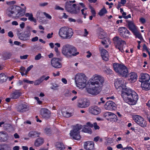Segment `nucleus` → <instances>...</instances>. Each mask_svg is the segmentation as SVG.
Returning <instances> with one entry per match:
<instances>
[{
  "instance_id": "obj_1",
  "label": "nucleus",
  "mask_w": 150,
  "mask_h": 150,
  "mask_svg": "<svg viewBox=\"0 0 150 150\" xmlns=\"http://www.w3.org/2000/svg\"><path fill=\"white\" fill-rule=\"evenodd\" d=\"M75 80L78 87L83 88L87 85L89 87L87 89V92L93 95H96L99 93L105 81L103 76L96 74L89 80L86 84V77L84 74L80 73L76 75Z\"/></svg>"
},
{
  "instance_id": "obj_2",
  "label": "nucleus",
  "mask_w": 150,
  "mask_h": 150,
  "mask_svg": "<svg viewBox=\"0 0 150 150\" xmlns=\"http://www.w3.org/2000/svg\"><path fill=\"white\" fill-rule=\"evenodd\" d=\"M115 88L121 91V95L125 102L131 105V90L128 89L124 84V80L121 79L115 80Z\"/></svg>"
},
{
  "instance_id": "obj_3",
  "label": "nucleus",
  "mask_w": 150,
  "mask_h": 150,
  "mask_svg": "<svg viewBox=\"0 0 150 150\" xmlns=\"http://www.w3.org/2000/svg\"><path fill=\"white\" fill-rule=\"evenodd\" d=\"M62 53L66 57L68 58L76 56L79 54L75 47L69 44H66L63 46Z\"/></svg>"
},
{
  "instance_id": "obj_4",
  "label": "nucleus",
  "mask_w": 150,
  "mask_h": 150,
  "mask_svg": "<svg viewBox=\"0 0 150 150\" xmlns=\"http://www.w3.org/2000/svg\"><path fill=\"white\" fill-rule=\"evenodd\" d=\"M25 9H22L20 6H13L8 8V15L9 16H11L13 15L15 17H21L25 15Z\"/></svg>"
},
{
  "instance_id": "obj_5",
  "label": "nucleus",
  "mask_w": 150,
  "mask_h": 150,
  "mask_svg": "<svg viewBox=\"0 0 150 150\" xmlns=\"http://www.w3.org/2000/svg\"><path fill=\"white\" fill-rule=\"evenodd\" d=\"M58 34L62 39H70L73 35L74 32L72 28L64 26L59 29Z\"/></svg>"
},
{
  "instance_id": "obj_6",
  "label": "nucleus",
  "mask_w": 150,
  "mask_h": 150,
  "mask_svg": "<svg viewBox=\"0 0 150 150\" xmlns=\"http://www.w3.org/2000/svg\"><path fill=\"white\" fill-rule=\"evenodd\" d=\"M82 128V126L81 125L77 124L73 127V129L71 130L70 133V135L72 138L76 140H79L81 138L80 135V130Z\"/></svg>"
},
{
  "instance_id": "obj_7",
  "label": "nucleus",
  "mask_w": 150,
  "mask_h": 150,
  "mask_svg": "<svg viewBox=\"0 0 150 150\" xmlns=\"http://www.w3.org/2000/svg\"><path fill=\"white\" fill-rule=\"evenodd\" d=\"M132 118L138 125L143 128L147 127V122L142 117L137 115H132Z\"/></svg>"
},
{
  "instance_id": "obj_8",
  "label": "nucleus",
  "mask_w": 150,
  "mask_h": 150,
  "mask_svg": "<svg viewBox=\"0 0 150 150\" xmlns=\"http://www.w3.org/2000/svg\"><path fill=\"white\" fill-rule=\"evenodd\" d=\"M113 40L116 48L122 51L123 50L124 46L126 44V42L118 36L114 37Z\"/></svg>"
},
{
  "instance_id": "obj_9",
  "label": "nucleus",
  "mask_w": 150,
  "mask_h": 150,
  "mask_svg": "<svg viewBox=\"0 0 150 150\" xmlns=\"http://www.w3.org/2000/svg\"><path fill=\"white\" fill-rule=\"evenodd\" d=\"M32 28L30 26H27L25 31L23 33H20L18 35L19 39L22 40L26 41L29 40L31 35L30 32Z\"/></svg>"
},
{
  "instance_id": "obj_10",
  "label": "nucleus",
  "mask_w": 150,
  "mask_h": 150,
  "mask_svg": "<svg viewBox=\"0 0 150 150\" xmlns=\"http://www.w3.org/2000/svg\"><path fill=\"white\" fill-rule=\"evenodd\" d=\"M115 71L122 76L126 77L128 70L126 66H113Z\"/></svg>"
},
{
  "instance_id": "obj_11",
  "label": "nucleus",
  "mask_w": 150,
  "mask_h": 150,
  "mask_svg": "<svg viewBox=\"0 0 150 150\" xmlns=\"http://www.w3.org/2000/svg\"><path fill=\"white\" fill-rule=\"evenodd\" d=\"M118 31L120 33V36L126 39L128 38L130 35V32L125 27L120 28L118 29Z\"/></svg>"
},
{
  "instance_id": "obj_12",
  "label": "nucleus",
  "mask_w": 150,
  "mask_h": 150,
  "mask_svg": "<svg viewBox=\"0 0 150 150\" xmlns=\"http://www.w3.org/2000/svg\"><path fill=\"white\" fill-rule=\"evenodd\" d=\"M76 4H72V1H67L65 4V8L67 11L71 13H75V11H74L73 9L75 7H76Z\"/></svg>"
},
{
  "instance_id": "obj_13",
  "label": "nucleus",
  "mask_w": 150,
  "mask_h": 150,
  "mask_svg": "<svg viewBox=\"0 0 150 150\" xmlns=\"http://www.w3.org/2000/svg\"><path fill=\"white\" fill-rule=\"evenodd\" d=\"M104 116L108 121L116 122L118 120L117 116L112 112H106L104 114Z\"/></svg>"
},
{
  "instance_id": "obj_14",
  "label": "nucleus",
  "mask_w": 150,
  "mask_h": 150,
  "mask_svg": "<svg viewBox=\"0 0 150 150\" xmlns=\"http://www.w3.org/2000/svg\"><path fill=\"white\" fill-rule=\"evenodd\" d=\"M88 111L89 113L94 115H97L101 112L100 108L96 106H92L89 108Z\"/></svg>"
},
{
  "instance_id": "obj_15",
  "label": "nucleus",
  "mask_w": 150,
  "mask_h": 150,
  "mask_svg": "<svg viewBox=\"0 0 150 150\" xmlns=\"http://www.w3.org/2000/svg\"><path fill=\"white\" fill-rule=\"evenodd\" d=\"M104 107L106 110H113L116 109V104L110 101H109L106 103Z\"/></svg>"
},
{
  "instance_id": "obj_16",
  "label": "nucleus",
  "mask_w": 150,
  "mask_h": 150,
  "mask_svg": "<svg viewBox=\"0 0 150 150\" xmlns=\"http://www.w3.org/2000/svg\"><path fill=\"white\" fill-rule=\"evenodd\" d=\"M132 33L135 36L136 38L142 39V36L141 34L139 31L134 26V23L132 22Z\"/></svg>"
},
{
  "instance_id": "obj_17",
  "label": "nucleus",
  "mask_w": 150,
  "mask_h": 150,
  "mask_svg": "<svg viewBox=\"0 0 150 150\" xmlns=\"http://www.w3.org/2000/svg\"><path fill=\"white\" fill-rule=\"evenodd\" d=\"M40 115L42 117L45 119H48L50 117V113L48 109L42 108L40 110Z\"/></svg>"
},
{
  "instance_id": "obj_18",
  "label": "nucleus",
  "mask_w": 150,
  "mask_h": 150,
  "mask_svg": "<svg viewBox=\"0 0 150 150\" xmlns=\"http://www.w3.org/2000/svg\"><path fill=\"white\" fill-rule=\"evenodd\" d=\"M84 148L86 150H94V144L92 141H87L84 144Z\"/></svg>"
},
{
  "instance_id": "obj_19",
  "label": "nucleus",
  "mask_w": 150,
  "mask_h": 150,
  "mask_svg": "<svg viewBox=\"0 0 150 150\" xmlns=\"http://www.w3.org/2000/svg\"><path fill=\"white\" fill-rule=\"evenodd\" d=\"M150 79V76L148 74L146 73L142 74L139 78V81L141 83H142L143 82L148 81Z\"/></svg>"
},
{
  "instance_id": "obj_20",
  "label": "nucleus",
  "mask_w": 150,
  "mask_h": 150,
  "mask_svg": "<svg viewBox=\"0 0 150 150\" xmlns=\"http://www.w3.org/2000/svg\"><path fill=\"white\" fill-rule=\"evenodd\" d=\"M20 92L17 90L12 91L10 95V97L11 99H17L21 95Z\"/></svg>"
},
{
  "instance_id": "obj_21",
  "label": "nucleus",
  "mask_w": 150,
  "mask_h": 150,
  "mask_svg": "<svg viewBox=\"0 0 150 150\" xmlns=\"http://www.w3.org/2000/svg\"><path fill=\"white\" fill-rule=\"evenodd\" d=\"M138 99V94L134 90H132V105H136Z\"/></svg>"
},
{
  "instance_id": "obj_22",
  "label": "nucleus",
  "mask_w": 150,
  "mask_h": 150,
  "mask_svg": "<svg viewBox=\"0 0 150 150\" xmlns=\"http://www.w3.org/2000/svg\"><path fill=\"white\" fill-rule=\"evenodd\" d=\"M101 55L102 59L105 61H107L109 60V54L108 52L105 49L102 50Z\"/></svg>"
},
{
  "instance_id": "obj_23",
  "label": "nucleus",
  "mask_w": 150,
  "mask_h": 150,
  "mask_svg": "<svg viewBox=\"0 0 150 150\" xmlns=\"http://www.w3.org/2000/svg\"><path fill=\"white\" fill-rule=\"evenodd\" d=\"M8 137L7 133L5 132H0V141L5 142L8 139Z\"/></svg>"
},
{
  "instance_id": "obj_24",
  "label": "nucleus",
  "mask_w": 150,
  "mask_h": 150,
  "mask_svg": "<svg viewBox=\"0 0 150 150\" xmlns=\"http://www.w3.org/2000/svg\"><path fill=\"white\" fill-rule=\"evenodd\" d=\"M61 61L60 59L54 57L51 60V64L52 66H60L62 65Z\"/></svg>"
},
{
  "instance_id": "obj_25",
  "label": "nucleus",
  "mask_w": 150,
  "mask_h": 150,
  "mask_svg": "<svg viewBox=\"0 0 150 150\" xmlns=\"http://www.w3.org/2000/svg\"><path fill=\"white\" fill-rule=\"evenodd\" d=\"M27 105L21 104L18 105L17 107V111L20 112H25L27 109Z\"/></svg>"
},
{
  "instance_id": "obj_26",
  "label": "nucleus",
  "mask_w": 150,
  "mask_h": 150,
  "mask_svg": "<svg viewBox=\"0 0 150 150\" xmlns=\"http://www.w3.org/2000/svg\"><path fill=\"white\" fill-rule=\"evenodd\" d=\"M89 103L86 100H83L81 102L79 103L77 105L78 107L84 108L88 107L89 105Z\"/></svg>"
},
{
  "instance_id": "obj_27",
  "label": "nucleus",
  "mask_w": 150,
  "mask_h": 150,
  "mask_svg": "<svg viewBox=\"0 0 150 150\" xmlns=\"http://www.w3.org/2000/svg\"><path fill=\"white\" fill-rule=\"evenodd\" d=\"M141 87L143 90L147 91L150 90V82L148 81L145 82H143L141 83Z\"/></svg>"
},
{
  "instance_id": "obj_28",
  "label": "nucleus",
  "mask_w": 150,
  "mask_h": 150,
  "mask_svg": "<svg viewBox=\"0 0 150 150\" xmlns=\"http://www.w3.org/2000/svg\"><path fill=\"white\" fill-rule=\"evenodd\" d=\"M44 142V140L42 137H39L35 140L34 145L36 147H39Z\"/></svg>"
},
{
  "instance_id": "obj_29",
  "label": "nucleus",
  "mask_w": 150,
  "mask_h": 150,
  "mask_svg": "<svg viewBox=\"0 0 150 150\" xmlns=\"http://www.w3.org/2000/svg\"><path fill=\"white\" fill-rule=\"evenodd\" d=\"M40 133L35 131H31L28 134V136L32 138H35L39 137Z\"/></svg>"
},
{
  "instance_id": "obj_30",
  "label": "nucleus",
  "mask_w": 150,
  "mask_h": 150,
  "mask_svg": "<svg viewBox=\"0 0 150 150\" xmlns=\"http://www.w3.org/2000/svg\"><path fill=\"white\" fill-rule=\"evenodd\" d=\"M55 146L58 150H62L65 148V147L64 144L60 142H57L55 144Z\"/></svg>"
},
{
  "instance_id": "obj_31",
  "label": "nucleus",
  "mask_w": 150,
  "mask_h": 150,
  "mask_svg": "<svg viewBox=\"0 0 150 150\" xmlns=\"http://www.w3.org/2000/svg\"><path fill=\"white\" fill-rule=\"evenodd\" d=\"M11 56V54L8 52H4L3 54V59L4 60L9 59Z\"/></svg>"
},
{
  "instance_id": "obj_32",
  "label": "nucleus",
  "mask_w": 150,
  "mask_h": 150,
  "mask_svg": "<svg viewBox=\"0 0 150 150\" xmlns=\"http://www.w3.org/2000/svg\"><path fill=\"white\" fill-rule=\"evenodd\" d=\"M8 77L4 73L0 74V82L3 83L5 82L7 79Z\"/></svg>"
},
{
  "instance_id": "obj_33",
  "label": "nucleus",
  "mask_w": 150,
  "mask_h": 150,
  "mask_svg": "<svg viewBox=\"0 0 150 150\" xmlns=\"http://www.w3.org/2000/svg\"><path fill=\"white\" fill-rule=\"evenodd\" d=\"M137 75L136 73L132 72V83H134L136 81L137 78Z\"/></svg>"
},
{
  "instance_id": "obj_34",
  "label": "nucleus",
  "mask_w": 150,
  "mask_h": 150,
  "mask_svg": "<svg viewBox=\"0 0 150 150\" xmlns=\"http://www.w3.org/2000/svg\"><path fill=\"white\" fill-rule=\"evenodd\" d=\"M108 12L106 9L105 8H103L101 9L98 13V14L100 16H103L104 14H106Z\"/></svg>"
},
{
  "instance_id": "obj_35",
  "label": "nucleus",
  "mask_w": 150,
  "mask_h": 150,
  "mask_svg": "<svg viewBox=\"0 0 150 150\" xmlns=\"http://www.w3.org/2000/svg\"><path fill=\"white\" fill-rule=\"evenodd\" d=\"M43 81V79L41 77L38 79L35 80L34 82V84L35 85H38L40 84Z\"/></svg>"
},
{
  "instance_id": "obj_36",
  "label": "nucleus",
  "mask_w": 150,
  "mask_h": 150,
  "mask_svg": "<svg viewBox=\"0 0 150 150\" xmlns=\"http://www.w3.org/2000/svg\"><path fill=\"white\" fill-rule=\"evenodd\" d=\"M126 26L131 31V21L128 20H126Z\"/></svg>"
},
{
  "instance_id": "obj_37",
  "label": "nucleus",
  "mask_w": 150,
  "mask_h": 150,
  "mask_svg": "<svg viewBox=\"0 0 150 150\" xmlns=\"http://www.w3.org/2000/svg\"><path fill=\"white\" fill-rule=\"evenodd\" d=\"M63 115L66 117H69L72 115V113L68 112H62Z\"/></svg>"
},
{
  "instance_id": "obj_38",
  "label": "nucleus",
  "mask_w": 150,
  "mask_h": 150,
  "mask_svg": "<svg viewBox=\"0 0 150 150\" xmlns=\"http://www.w3.org/2000/svg\"><path fill=\"white\" fill-rule=\"evenodd\" d=\"M44 133L48 135H50L52 133V130L50 128H46L44 130Z\"/></svg>"
},
{
  "instance_id": "obj_39",
  "label": "nucleus",
  "mask_w": 150,
  "mask_h": 150,
  "mask_svg": "<svg viewBox=\"0 0 150 150\" xmlns=\"http://www.w3.org/2000/svg\"><path fill=\"white\" fill-rule=\"evenodd\" d=\"M89 8L91 9V13L93 17H95L96 16V12L94 8L91 6H89Z\"/></svg>"
},
{
  "instance_id": "obj_40",
  "label": "nucleus",
  "mask_w": 150,
  "mask_h": 150,
  "mask_svg": "<svg viewBox=\"0 0 150 150\" xmlns=\"http://www.w3.org/2000/svg\"><path fill=\"white\" fill-rule=\"evenodd\" d=\"M28 19L30 21H33L35 23L37 22L36 19L33 18L32 13H30V15L28 18Z\"/></svg>"
},
{
  "instance_id": "obj_41",
  "label": "nucleus",
  "mask_w": 150,
  "mask_h": 150,
  "mask_svg": "<svg viewBox=\"0 0 150 150\" xmlns=\"http://www.w3.org/2000/svg\"><path fill=\"white\" fill-rule=\"evenodd\" d=\"M80 6H76V7H75L74 8V9H73L74 11H75L76 12L75 13H72V14H77L80 11Z\"/></svg>"
},
{
  "instance_id": "obj_42",
  "label": "nucleus",
  "mask_w": 150,
  "mask_h": 150,
  "mask_svg": "<svg viewBox=\"0 0 150 150\" xmlns=\"http://www.w3.org/2000/svg\"><path fill=\"white\" fill-rule=\"evenodd\" d=\"M59 85L57 84H53L52 86L51 87V89L54 90H57L58 89V87Z\"/></svg>"
},
{
  "instance_id": "obj_43",
  "label": "nucleus",
  "mask_w": 150,
  "mask_h": 150,
  "mask_svg": "<svg viewBox=\"0 0 150 150\" xmlns=\"http://www.w3.org/2000/svg\"><path fill=\"white\" fill-rule=\"evenodd\" d=\"M103 71L107 74H111L112 73V71L110 69H106L103 70Z\"/></svg>"
},
{
  "instance_id": "obj_44",
  "label": "nucleus",
  "mask_w": 150,
  "mask_h": 150,
  "mask_svg": "<svg viewBox=\"0 0 150 150\" xmlns=\"http://www.w3.org/2000/svg\"><path fill=\"white\" fill-rule=\"evenodd\" d=\"M42 12L40 11H38L36 15V16L37 18H42L41 15L42 14Z\"/></svg>"
},
{
  "instance_id": "obj_45",
  "label": "nucleus",
  "mask_w": 150,
  "mask_h": 150,
  "mask_svg": "<svg viewBox=\"0 0 150 150\" xmlns=\"http://www.w3.org/2000/svg\"><path fill=\"white\" fill-rule=\"evenodd\" d=\"M85 9L86 10L87 8H84L83 9L81 10V12L82 14V15H83L84 16H83L84 18H86V16L87 15V13L86 12L85 13L84 12Z\"/></svg>"
},
{
  "instance_id": "obj_46",
  "label": "nucleus",
  "mask_w": 150,
  "mask_h": 150,
  "mask_svg": "<svg viewBox=\"0 0 150 150\" xmlns=\"http://www.w3.org/2000/svg\"><path fill=\"white\" fill-rule=\"evenodd\" d=\"M139 21L142 24H144L146 22V20L144 18L141 17L139 18Z\"/></svg>"
},
{
  "instance_id": "obj_47",
  "label": "nucleus",
  "mask_w": 150,
  "mask_h": 150,
  "mask_svg": "<svg viewBox=\"0 0 150 150\" xmlns=\"http://www.w3.org/2000/svg\"><path fill=\"white\" fill-rule=\"evenodd\" d=\"M96 31L97 34H98L99 33H100V32H103L104 31V30L102 28L100 27H99L96 30Z\"/></svg>"
},
{
  "instance_id": "obj_48",
  "label": "nucleus",
  "mask_w": 150,
  "mask_h": 150,
  "mask_svg": "<svg viewBox=\"0 0 150 150\" xmlns=\"http://www.w3.org/2000/svg\"><path fill=\"white\" fill-rule=\"evenodd\" d=\"M83 131L84 132L89 133L91 132V129L89 128H85L83 129Z\"/></svg>"
},
{
  "instance_id": "obj_49",
  "label": "nucleus",
  "mask_w": 150,
  "mask_h": 150,
  "mask_svg": "<svg viewBox=\"0 0 150 150\" xmlns=\"http://www.w3.org/2000/svg\"><path fill=\"white\" fill-rule=\"evenodd\" d=\"M148 50H149L146 45L145 44H144L143 45V51H147Z\"/></svg>"
},
{
  "instance_id": "obj_50",
  "label": "nucleus",
  "mask_w": 150,
  "mask_h": 150,
  "mask_svg": "<svg viewBox=\"0 0 150 150\" xmlns=\"http://www.w3.org/2000/svg\"><path fill=\"white\" fill-rule=\"evenodd\" d=\"M41 57V54L40 53L38 54V55L36 56L35 57V59L36 60L40 59Z\"/></svg>"
},
{
  "instance_id": "obj_51",
  "label": "nucleus",
  "mask_w": 150,
  "mask_h": 150,
  "mask_svg": "<svg viewBox=\"0 0 150 150\" xmlns=\"http://www.w3.org/2000/svg\"><path fill=\"white\" fill-rule=\"evenodd\" d=\"M98 38L100 39H103L105 38L104 35L101 33H99L98 34Z\"/></svg>"
},
{
  "instance_id": "obj_52",
  "label": "nucleus",
  "mask_w": 150,
  "mask_h": 150,
  "mask_svg": "<svg viewBox=\"0 0 150 150\" xmlns=\"http://www.w3.org/2000/svg\"><path fill=\"white\" fill-rule=\"evenodd\" d=\"M44 15L46 16V17L48 19H50L52 18L51 16L48 13H46V12H43V13Z\"/></svg>"
},
{
  "instance_id": "obj_53",
  "label": "nucleus",
  "mask_w": 150,
  "mask_h": 150,
  "mask_svg": "<svg viewBox=\"0 0 150 150\" xmlns=\"http://www.w3.org/2000/svg\"><path fill=\"white\" fill-rule=\"evenodd\" d=\"M93 127L95 129H99L100 128L97 125L96 122H94L93 123Z\"/></svg>"
},
{
  "instance_id": "obj_54",
  "label": "nucleus",
  "mask_w": 150,
  "mask_h": 150,
  "mask_svg": "<svg viewBox=\"0 0 150 150\" xmlns=\"http://www.w3.org/2000/svg\"><path fill=\"white\" fill-rule=\"evenodd\" d=\"M38 37L37 36H35L31 39V41L35 42L38 41Z\"/></svg>"
},
{
  "instance_id": "obj_55",
  "label": "nucleus",
  "mask_w": 150,
  "mask_h": 150,
  "mask_svg": "<svg viewBox=\"0 0 150 150\" xmlns=\"http://www.w3.org/2000/svg\"><path fill=\"white\" fill-rule=\"evenodd\" d=\"M28 56V55H25L23 56H20V58L21 59H27Z\"/></svg>"
},
{
  "instance_id": "obj_56",
  "label": "nucleus",
  "mask_w": 150,
  "mask_h": 150,
  "mask_svg": "<svg viewBox=\"0 0 150 150\" xmlns=\"http://www.w3.org/2000/svg\"><path fill=\"white\" fill-rule=\"evenodd\" d=\"M33 67V66H29L27 68L25 72V75H27L28 72Z\"/></svg>"
},
{
  "instance_id": "obj_57",
  "label": "nucleus",
  "mask_w": 150,
  "mask_h": 150,
  "mask_svg": "<svg viewBox=\"0 0 150 150\" xmlns=\"http://www.w3.org/2000/svg\"><path fill=\"white\" fill-rule=\"evenodd\" d=\"M53 33H48L47 34V38L48 39H50L52 38V35H53Z\"/></svg>"
},
{
  "instance_id": "obj_58",
  "label": "nucleus",
  "mask_w": 150,
  "mask_h": 150,
  "mask_svg": "<svg viewBox=\"0 0 150 150\" xmlns=\"http://www.w3.org/2000/svg\"><path fill=\"white\" fill-rule=\"evenodd\" d=\"M146 105L148 107V109L150 110V99L148 100L147 103H146Z\"/></svg>"
},
{
  "instance_id": "obj_59",
  "label": "nucleus",
  "mask_w": 150,
  "mask_h": 150,
  "mask_svg": "<svg viewBox=\"0 0 150 150\" xmlns=\"http://www.w3.org/2000/svg\"><path fill=\"white\" fill-rule=\"evenodd\" d=\"M55 9L57 10H61L62 11L64 10V8L58 6H56Z\"/></svg>"
},
{
  "instance_id": "obj_60",
  "label": "nucleus",
  "mask_w": 150,
  "mask_h": 150,
  "mask_svg": "<svg viewBox=\"0 0 150 150\" xmlns=\"http://www.w3.org/2000/svg\"><path fill=\"white\" fill-rule=\"evenodd\" d=\"M8 36L10 38H12L13 36V33L11 31H10L9 32H8Z\"/></svg>"
},
{
  "instance_id": "obj_61",
  "label": "nucleus",
  "mask_w": 150,
  "mask_h": 150,
  "mask_svg": "<svg viewBox=\"0 0 150 150\" xmlns=\"http://www.w3.org/2000/svg\"><path fill=\"white\" fill-rule=\"evenodd\" d=\"M35 100H37V101L38 102V103L39 104H41L42 103V101L39 100V99L38 97H35Z\"/></svg>"
},
{
  "instance_id": "obj_62",
  "label": "nucleus",
  "mask_w": 150,
  "mask_h": 150,
  "mask_svg": "<svg viewBox=\"0 0 150 150\" xmlns=\"http://www.w3.org/2000/svg\"><path fill=\"white\" fill-rule=\"evenodd\" d=\"M41 78H43V81L44 80L47 81L50 78V77L49 76H47L45 77V76L43 75L41 77Z\"/></svg>"
},
{
  "instance_id": "obj_63",
  "label": "nucleus",
  "mask_w": 150,
  "mask_h": 150,
  "mask_svg": "<svg viewBox=\"0 0 150 150\" xmlns=\"http://www.w3.org/2000/svg\"><path fill=\"white\" fill-rule=\"evenodd\" d=\"M84 33L83 35L84 36L86 37V36L88 35V32L87 31V30L86 29H84Z\"/></svg>"
},
{
  "instance_id": "obj_64",
  "label": "nucleus",
  "mask_w": 150,
  "mask_h": 150,
  "mask_svg": "<svg viewBox=\"0 0 150 150\" xmlns=\"http://www.w3.org/2000/svg\"><path fill=\"white\" fill-rule=\"evenodd\" d=\"M16 2L14 1H9L7 3V4L8 5H14L15 4Z\"/></svg>"
}]
</instances>
